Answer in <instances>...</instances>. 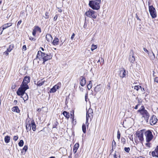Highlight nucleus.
I'll return each instance as SVG.
<instances>
[{
  "instance_id": "obj_14",
  "label": "nucleus",
  "mask_w": 158,
  "mask_h": 158,
  "mask_svg": "<svg viewBox=\"0 0 158 158\" xmlns=\"http://www.w3.org/2000/svg\"><path fill=\"white\" fill-rule=\"evenodd\" d=\"M152 155L153 157H158V145L156 147L154 151L152 152Z\"/></svg>"
},
{
  "instance_id": "obj_3",
  "label": "nucleus",
  "mask_w": 158,
  "mask_h": 158,
  "mask_svg": "<svg viewBox=\"0 0 158 158\" xmlns=\"http://www.w3.org/2000/svg\"><path fill=\"white\" fill-rule=\"evenodd\" d=\"M101 0H94L89 2V6L93 10H98L100 8Z\"/></svg>"
},
{
  "instance_id": "obj_63",
  "label": "nucleus",
  "mask_w": 158,
  "mask_h": 158,
  "mask_svg": "<svg viewBox=\"0 0 158 158\" xmlns=\"http://www.w3.org/2000/svg\"><path fill=\"white\" fill-rule=\"evenodd\" d=\"M139 105V104H137V105H136L135 107L134 108L135 109H137V108H138V106Z\"/></svg>"
},
{
  "instance_id": "obj_32",
  "label": "nucleus",
  "mask_w": 158,
  "mask_h": 158,
  "mask_svg": "<svg viewBox=\"0 0 158 158\" xmlns=\"http://www.w3.org/2000/svg\"><path fill=\"white\" fill-rule=\"evenodd\" d=\"M97 48V45H94L93 44L91 45V49L92 51H93L94 50L96 49Z\"/></svg>"
},
{
  "instance_id": "obj_24",
  "label": "nucleus",
  "mask_w": 158,
  "mask_h": 158,
  "mask_svg": "<svg viewBox=\"0 0 158 158\" xmlns=\"http://www.w3.org/2000/svg\"><path fill=\"white\" fill-rule=\"evenodd\" d=\"M148 54L151 60H154L155 59V55L152 52L149 53Z\"/></svg>"
},
{
  "instance_id": "obj_10",
  "label": "nucleus",
  "mask_w": 158,
  "mask_h": 158,
  "mask_svg": "<svg viewBox=\"0 0 158 158\" xmlns=\"http://www.w3.org/2000/svg\"><path fill=\"white\" fill-rule=\"evenodd\" d=\"M157 119L156 117V116L155 115H153L151 117L150 120V124L151 125H154L157 123Z\"/></svg>"
},
{
  "instance_id": "obj_5",
  "label": "nucleus",
  "mask_w": 158,
  "mask_h": 158,
  "mask_svg": "<svg viewBox=\"0 0 158 158\" xmlns=\"http://www.w3.org/2000/svg\"><path fill=\"white\" fill-rule=\"evenodd\" d=\"M144 134L146 138V142H150L153 138V136L150 131L148 130L147 131L145 132Z\"/></svg>"
},
{
  "instance_id": "obj_44",
  "label": "nucleus",
  "mask_w": 158,
  "mask_h": 158,
  "mask_svg": "<svg viewBox=\"0 0 158 158\" xmlns=\"http://www.w3.org/2000/svg\"><path fill=\"white\" fill-rule=\"evenodd\" d=\"M120 132L119 131H118V132H117V138L118 139H119L120 138Z\"/></svg>"
},
{
  "instance_id": "obj_51",
  "label": "nucleus",
  "mask_w": 158,
  "mask_h": 158,
  "mask_svg": "<svg viewBox=\"0 0 158 158\" xmlns=\"http://www.w3.org/2000/svg\"><path fill=\"white\" fill-rule=\"evenodd\" d=\"M154 81L155 82L158 83V77H156L154 79Z\"/></svg>"
},
{
  "instance_id": "obj_29",
  "label": "nucleus",
  "mask_w": 158,
  "mask_h": 158,
  "mask_svg": "<svg viewBox=\"0 0 158 158\" xmlns=\"http://www.w3.org/2000/svg\"><path fill=\"white\" fill-rule=\"evenodd\" d=\"M36 32L37 31H39L40 32H41V30L40 28L38 26H35L34 27V28L33 29Z\"/></svg>"
},
{
  "instance_id": "obj_22",
  "label": "nucleus",
  "mask_w": 158,
  "mask_h": 158,
  "mask_svg": "<svg viewBox=\"0 0 158 158\" xmlns=\"http://www.w3.org/2000/svg\"><path fill=\"white\" fill-rule=\"evenodd\" d=\"M36 126L34 121H31V128L33 131H35L36 130Z\"/></svg>"
},
{
  "instance_id": "obj_8",
  "label": "nucleus",
  "mask_w": 158,
  "mask_h": 158,
  "mask_svg": "<svg viewBox=\"0 0 158 158\" xmlns=\"http://www.w3.org/2000/svg\"><path fill=\"white\" fill-rule=\"evenodd\" d=\"M136 135L141 142H142L143 140V131L140 130L138 131L137 132Z\"/></svg>"
},
{
  "instance_id": "obj_49",
  "label": "nucleus",
  "mask_w": 158,
  "mask_h": 158,
  "mask_svg": "<svg viewBox=\"0 0 158 158\" xmlns=\"http://www.w3.org/2000/svg\"><path fill=\"white\" fill-rule=\"evenodd\" d=\"M57 18H58L57 15H56L54 18V19H53L54 20L56 21L57 20Z\"/></svg>"
},
{
  "instance_id": "obj_9",
  "label": "nucleus",
  "mask_w": 158,
  "mask_h": 158,
  "mask_svg": "<svg viewBox=\"0 0 158 158\" xmlns=\"http://www.w3.org/2000/svg\"><path fill=\"white\" fill-rule=\"evenodd\" d=\"M129 60L131 63L134 64L135 61V58L132 51L130 52L129 56Z\"/></svg>"
},
{
  "instance_id": "obj_42",
  "label": "nucleus",
  "mask_w": 158,
  "mask_h": 158,
  "mask_svg": "<svg viewBox=\"0 0 158 158\" xmlns=\"http://www.w3.org/2000/svg\"><path fill=\"white\" fill-rule=\"evenodd\" d=\"M48 12H46L45 13V16H44V17L46 19H48L49 18V15H48Z\"/></svg>"
},
{
  "instance_id": "obj_60",
  "label": "nucleus",
  "mask_w": 158,
  "mask_h": 158,
  "mask_svg": "<svg viewBox=\"0 0 158 158\" xmlns=\"http://www.w3.org/2000/svg\"><path fill=\"white\" fill-rule=\"evenodd\" d=\"M114 158H120V157L119 156L118 157H117L116 156V155L115 153L114 155Z\"/></svg>"
},
{
  "instance_id": "obj_64",
  "label": "nucleus",
  "mask_w": 158,
  "mask_h": 158,
  "mask_svg": "<svg viewBox=\"0 0 158 158\" xmlns=\"http://www.w3.org/2000/svg\"><path fill=\"white\" fill-rule=\"evenodd\" d=\"M129 138L131 139V140H132L133 139V138L132 137V135H131V137H129Z\"/></svg>"
},
{
  "instance_id": "obj_36",
  "label": "nucleus",
  "mask_w": 158,
  "mask_h": 158,
  "mask_svg": "<svg viewBox=\"0 0 158 158\" xmlns=\"http://www.w3.org/2000/svg\"><path fill=\"white\" fill-rule=\"evenodd\" d=\"M116 146V143L114 140H113L112 143V149L111 150H113V148H115Z\"/></svg>"
},
{
  "instance_id": "obj_39",
  "label": "nucleus",
  "mask_w": 158,
  "mask_h": 158,
  "mask_svg": "<svg viewBox=\"0 0 158 158\" xmlns=\"http://www.w3.org/2000/svg\"><path fill=\"white\" fill-rule=\"evenodd\" d=\"M149 142H147V143L145 144L146 146L148 148H150L151 146V143H149Z\"/></svg>"
},
{
  "instance_id": "obj_15",
  "label": "nucleus",
  "mask_w": 158,
  "mask_h": 158,
  "mask_svg": "<svg viewBox=\"0 0 158 158\" xmlns=\"http://www.w3.org/2000/svg\"><path fill=\"white\" fill-rule=\"evenodd\" d=\"M80 84L82 86H84L85 84H86V80L85 78L83 77H81L80 78Z\"/></svg>"
},
{
  "instance_id": "obj_34",
  "label": "nucleus",
  "mask_w": 158,
  "mask_h": 158,
  "mask_svg": "<svg viewBox=\"0 0 158 158\" xmlns=\"http://www.w3.org/2000/svg\"><path fill=\"white\" fill-rule=\"evenodd\" d=\"M100 89L99 87V85H97L94 88V91L96 92H98L100 91Z\"/></svg>"
},
{
  "instance_id": "obj_54",
  "label": "nucleus",
  "mask_w": 158,
  "mask_h": 158,
  "mask_svg": "<svg viewBox=\"0 0 158 158\" xmlns=\"http://www.w3.org/2000/svg\"><path fill=\"white\" fill-rule=\"evenodd\" d=\"M23 50H24V51H25L27 48H26V47L25 45H24L23 47Z\"/></svg>"
},
{
  "instance_id": "obj_47",
  "label": "nucleus",
  "mask_w": 158,
  "mask_h": 158,
  "mask_svg": "<svg viewBox=\"0 0 158 158\" xmlns=\"http://www.w3.org/2000/svg\"><path fill=\"white\" fill-rule=\"evenodd\" d=\"M140 89L141 90V91L142 92L143 94L145 93V90L144 88H143L141 86V87L140 88Z\"/></svg>"
},
{
  "instance_id": "obj_59",
  "label": "nucleus",
  "mask_w": 158,
  "mask_h": 158,
  "mask_svg": "<svg viewBox=\"0 0 158 158\" xmlns=\"http://www.w3.org/2000/svg\"><path fill=\"white\" fill-rule=\"evenodd\" d=\"M79 88L80 89V91L81 92H83V90L84 89L83 88L81 87H79Z\"/></svg>"
},
{
  "instance_id": "obj_19",
  "label": "nucleus",
  "mask_w": 158,
  "mask_h": 158,
  "mask_svg": "<svg viewBox=\"0 0 158 158\" xmlns=\"http://www.w3.org/2000/svg\"><path fill=\"white\" fill-rule=\"evenodd\" d=\"M11 110L12 111L16 112L18 113H19L20 112V110L19 109V107L17 106L13 107Z\"/></svg>"
},
{
  "instance_id": "obj_12",
  "label": "nucleus",
  "mask_w": 158,
  "mask_h": 158,
  "mask_svg": "<svg viewBox=\"0 0 158 158\" xmlns=\"http://www.w3.org/2000/svg\"><path fill=\"white\" fill-rule=\"evenodd\" d=\"M126 71L125 69L123 68H120L119 69V75L121 77H124L126 76Z\"/></svg>"
},
{
  "instance_id": "obj_17",
  "label": "nucleus",
  "mask_w": 158,
  "mask_h": 158,
  "mask_svg": "<svg viewBox=\"0 0 158 158\" xmlns=\"http://www.w3.org/2000/svg\"><path fill=\"white\" fill-rule=\"evenodd\" d=\"M79 144L78 143H76L74 145V147L73 149V152L74 154H75L79 147Z\"/></svg>"
},
{
  "instance_id": "obj_48",
  "label": "nucleus",
  "mask_w": 158,
  "mask_h": 158,
  "mask_svg": "<svg viewBox=\"0 0 158 158\" xmlns=\"http://www.w3.org/2000/svg\"><path fill=\"white\" fill-rule=\"evenodd\" d=\"M88 98V93H87L85 96V101L87 102V99Z\"/></svg>"
},
{
  "instance_id": "obj_50",
  "label": "nucleus",
  "mask_w": 158,
  "mask_h": 158,
  "mask_svg": "<svg viewBox=\"0 0 158 158\" xmlns=\"http://www.w3.org/2000/svg\"><path fill=\"white\" fill-rule=\"evenodd\" d=\"M36 34V31H35L33 29V32H32V35L34 36H35V35Z\"/></svg>"
},
{
  "instance_id": "obj_20",
  "label": "nucleus",
  "mask_w": 158,
  "mask_h": 158,
  "mask_svg": "<svg viewBox=\"0 0 158 158\" xmlns=\"http://www.w3.org/2000/svg\"><path fill=\"white\" fill-rule=\"evenodd\" d=\"M45 82V81H43V79L40 80L37 82L36 85L38 86H40L43 85Z\"/></svg>"
},
{
  "instance_id": "obj_1",
  "label": "nucleus",
  "mask_w": 158,
  "mask_h": 158,
  "mask_svg": "<svg viewBox=\"0 0 158 158\" xmlns=\"http://www.w3.org/2000/svg\"><path fill=\"white\" fill-rule=\"evenodd\" d=\"M30 77L28 76L24 77L20 87L17 91L18 95H21L24 94L26 90L29 88L27 84L30 82Z\"/></svg>"
},
{
  "instance_id": "obj_61",
  "label": "nucleus",
  "mask_w": 158,
  "mask_h": 158,
  "mask_svg": "<svg viewBox=\"0 0 158 158\" xmlns=\"http://www.w3.org/2000/svg\"><path fill=\"white\" fill-rule=\"evenodd\" d=\"M21 22H22L21 20H19V22H18V23H17V25H19L21 24Z\"/></svg>"
},
{
  "instance_id": "obj_28",
  "label": "nucleus",
  "mask_w": 158,
  "mask_h": 158,
  "mask_svg": "<svg viewBox=\"0 0 158 158\" xmlns=\"http://www.w3.org/2000/svg\"><path fill=\"white\" fill-rule=\"evenodd\" d=\"M10 137L8 136H6L5 137V141L6 143H9L10 142Z\"/></svg>"
},
{
  "instance_id": "obj_56",
  "label": "nucleus",
  "mask_w": 158,
  "mask_h": 158,
  "mask_svg": "<svg viewBox=\"0 0 158 158\" xmlns=\"http://www.w3.org/2000/svg\"><path fill=\"white\" fill-rule=\"evenodd\" d=\"M17 102H18L16 100H15L14 101V102H13L14 104L15 105H16L17 104Z\"/></svg>"
},
{
  "instance_id": "obj_38",
  "label": "nucleus",
  "mask_w": 158,
  "mask_h": 158,
  "mask_svg": "<svg viewBox=\"0 0 158 158\" xmlns=\"http://www.w3.org/2000/svg\"><path fill=\"white\" fill-rule=\"evenodd\" d=\"M56 89L53 86V87L50 90V92L51 93H54L56 92Z\"/></svg>"
},
{
  "instance_id": "obj_33",
  "label": "nucleus",
  "mask_w": 158,
  "mask_h": 158,
  "mask_svg": "<svg viewBox=\"0 0 158 158\" xmlns=\"http://www.w3.org/2000/svg\"><path fill=\"white\" fill-rule=\"evenodd\" d=\"M92 86V84L91 81H89V83L87 85V88L89 90Z\"/></svg>"
},
{
  "instance_id": "obj_25",
  "label": "nucleus",
  "mask_w": 158,
  "mask_h": 158,
  "mask_svg": "<svg viewBox=\"0 0 158 158\" xmlns=\"http://www.w3.org/2000/svg\"><path fill=\"white\" fill-rule=\"evenodd\" d=\"M63 114L67 118H69L70 117L69 114V112L66 111H64L63 113Z\"/></svg>"
},
{
  "instance_id": "obj_23",
  "label": "nucleus",
  "mask_w": 158,
  "mask_h": 158,
  "mask_svg": "<svg viewBox=\"0 0 158 158\" xmlns=\"http://www.w3.org/2000/svg\"><path fill=\"white\" fill-rule=\"evenodd\" d=\"M26 130L28 132L31 129V123H26Z\"/></svg>"
},
{
  "instance_id": "obj_35",
  "label": "nucleus",
  "mask_w": 158,
  "mask_h": 158,
  "mask_svg": "<svg viewBox=\"0 0 158 158\" xmlns=\"http://www.w3.org/2000/svg\"><path fill=\"white\" fill-rule=\"evenodd\" d=\"M24 142L23 140H21L18 143L20 147H22L23 146Z\"/></svg>"
},
{
  "instance_id": "obj_37",
  "label": "nucleus",
  "mask_w": 158,
  "mask_h": 158,
  "mask_svg": "<svg viewBox=\"0 0 158 158\" xmlns=\"http://www.w3.org/2000/svg\"><path fill=\"white\" fill-rule=\"evenodd\" d=\"M141 86L139 85H135L134 86V89L137 91H138Z\"/></svg>"
},
{
  "instance_id": "obj_46",
  "label": "nucleus",
  "mask_w": 158,
  "mask_h": 158,
  "mask_svg": "<svg viewBox=\"0 0 158 158\" xmlns=\"http://www.w3.org/2000/svg\"><path fill=\"white\" fill-rule=\"evenodd\" d=\"M18 139V136H14L13 139L15 141H17Z\"/></svg>"
},
{
  "instance_id": "obj_30",
  "label": "nucleus",
  "mask_w": 158,
  "mask_h": 158,
  "mask_svg": "<svg viewBox=\"0 0 158 158\" xmlns=\"http://www.w3.org/2000/svg\"><path fill=\"white\" fill-rule=\"evenodd\" d=\"M61 85V84L59 82L54 86L55 89H56V90H57V89H59Z\"/></svg>"
},
{
  "instance_id": "obj_53",
  "label": "nucleus",
  "mask_w": 158,
  "mask_h": 158,
  "mask_svg": "<svg viewBox=\"0 0 158 158\" xmlns=\"http://www.w3.org/2000/svg\"><path fill=\"white\" fill-rule=\"evenodd\" d=\"M29 39L30 40H35V39L34 38H33L32 37H30V38H29Z\"/></svg>"
},
{
  "instance_id": "obj_6",
  "label": "nucleus",
  "mask_w": 158,
  "mask_h": 158,
  "mask_svg": "<svg viewBox=\"0 0 158 158\" xmlns=\"http://www.w3.org/2000/svg\"><path fill=\"white\" fill-rule=\"evenodd\" d=\"M149 11L150 14L152 18H155L156 17V14L155 8L153 6H149Z\"/></svg>"
},
{
  "instance_id": "obj_58",
  "label": "nucleus",
  "mask_w": 158,
  "mask_h": 158,
  "mask_svg": "<svg viewBox=\"0 0 158 158\" xmlns=\"http://www.w3.org/2000/svg\"><path fill=\"white\" fill-rule=\"evenodd\" d=\"M74 36H75V34L74 33H73L72 34V36L71 37V40H73V38H74Z\"/></svg>"
},
{
  "instance_id": "obj_27",
  "label": "nucleus",
  "mask_w": 158,
  "mask_h": 158,
  "mask_svg": "<svg viewBox=\"0 0 158 158\" xmlns=\"http://www.w3.org/2000/svg\"><path fill=\"white\" fill-rule=\"evenodd\" d=\"M14 47V44H11L9 45V48H8L7 49V51L8 52H10L12 50V49H13Z\"/></svg>"
},
{
  "instance_id": "obj_31",
  "label": "nucleus",
  "mask_w": 158,
  "mask_h": 158,
  "mask_svg": "<svg viewBox=\"0 0 158 158\" xmlns=\"http://www.w3.org/2000/svg\"><path fill=\"white\" fill-rule=\"evenodd\" d=\"M82 130L83 132L84 133L86 132V127L85 123H83L82 125Z\"/></svg>"
},
{
  "instance_id": "obj_21",
  "label": "nucleus",
  "mask_w": 158,
  "mask_h": 158,
  "mask_svg": "<svg viewBox=\"0 0 158 158\" xmlns=\"http://www.w3.org/2000/svg\"><path fill=\"white\" fill-rule=\"evenodd\" d=\"M59 39L57 38H55L52 42V44L54 45H57L58 44Z\"/></svg>"
},
{
  "instance_id": "obj_18",
  "label": "nucleus",
  "mask_w": 158,
  "mask_h": 158,
  "mask_svg": "<svg viewBox=\"0 0 158 158\" xmlns=\"http://www.w3.org/2000/svg\"><path fill=\"white\" fill-rule=\"evenodd\" d=\"M46 38L47 40L49 42L52 40V38L50 34H47L46 35Z\"/></svg>"
},
{
  "instance_id": "obj_16",
  "label": "nucleus",
  "mask_w": 158,
  "mask_h": 158,
  "mask_svg": "<svg viewBox=\"0 0 158 158\" xmlns=\"http://www.w3.org/2000/svg\"><path fill=\"white\" fill-rule=\"evenodd\" d=\"M19 96H21V98H22L24 100V102L28 99V96L27 93H25V92L24 94H22L21 95H18Z\"/></svg>"
},
{
  "instance_id": "obj_52",
  "label": "nucleus",
  "mask_w": 158,
  "mask_h": 158,
  "mask_svg": "<svg viewBox=\"0 0 158 158\" xmlns=\"http://www.w3.org/2000/svg\"><path fill=\"white\" fill-rule=\"evenodd\" d=\"M143 50L144 51H145V52H146L148 54L149 53V52H148V51L145 48H143Z\"/></svg>"
},
{
  "instance_id": "obj_7",
  "label": "nucleus",
  "mask_w": 158,
  "mask_h": 158,
  "mask_svg": "<svg viewBox=\"0 0 158 158\" xmlns=\"http://www.w3.org/2000/svg\"><path fill=\"white\" fill-rule=\"evenodd\" d=\"M95 12L92 10H89L86 11L85 13V15L88 17L95 19L96 17V15L95 14Z\"/></svg>"
},
{
  "instance_id": "obj_13",
  "label": "nucleus",
  "mask_w": 158,
  "mask_h": 158,
  "mask_svg": "<svg viewBox=\"0 0 158 158\" xmlns=\"http://www.w3.org/2000/svg\"><path fill=\"white\" fill-rule=\"evenodd\" d=\"M93 112L92 109L89 108L86 112V117H88L89 118L91 119L93 117Z\"/></svg>"
},
{
  "instance_id": "obj_11",
  "label": "nucleus",
  "mask_w": 158,
  "mask_h": 158,
  "mask_svg": "<svg viewBox=\"0 0 158 158\" xmlns=\"http://www.w3.org/2000/svg\"><path fill=\"white\" fill-rule=\"evenodd\" d=\"M12 25L11 23H8L5 24L0 27V31H1V32L0 33V34H2L3 31L5 29L11 26Z\"/></svg>"
},
{
  "instance_id": "obj_2",
  "label": "nucleus",
  "mask_w": 158,
  "mask_h": 158,
  "mask_svg": "<svg viewBox=\"0 0 158 158\" xmlns=\"http://www.w3.org/2000/svg\"><path fill=\"white\" fill-rule=\"evenodd\" d=\"M40 56V57H39V59L40 60H43V62L42 64H44L45 62L49 60L52 59V56L50 53L48 54H46L45 52H42L40 51H39L36 56L37 58H38Z\"/></svg>"
},
{
  "instance_id": "obj_26",
  "label": "nucleus",
  "mask_w": 158,
  "mask_h": 158,
  "mask_svg": "<svg viewBox=\"0 0 158 158\" xmlns=\"http://www.w3.org/2000/svg\"><path fill=\"white\" fill-rule=\"evenodd\" d=\"M27 149V146L25 145L23 148V150L21 151L22 153L23 154H25Z\"/></svg>"
},
{
  "instance_id": "obj_62",
  "label": "nucleus",
  "mask_w": 158,
  "mask_h": 158,
  "mask_svg": "<svg viewBox=\"0 0 158 158\" xmlns=\"http://www.w3.org/2000/svg\"><path fill=\"white\" fill-rule=\"evenodd\" d=\"M56 7H57L58 8V9H59L58 10V11H59V12H61L62 11V10H61V9H60V8L58 7H57V6H56Z\"/></svg>"
},
{
  "instance_id": "obj_40",
  "label": "nucleus",
  "mask_w": 158,
  "mask_h": 158,
  "mask_svg": "<svg viewBox=\"0 0 158 158\" xmlns=\"http://www.w3.org/2000/svg\"><path fill=\"white\" fill-rule=\"evenodd\" d=\"M124 150L127 153H128V152H129V151L130 150V148L129 147H128V148L125 147L124 148Z\"/></svg>"
},
{
  "instance_id": "obj_41",
  "label": "nucleus",
  "mask_w": 158,
  "mask_h": 158,
  "mask_svg": "<svg viewBox=\"0 0 158 158\" xmlns=\"http://www.w3.org/2000/svg\"><path fill=\"white\" fill-rule=\"evenodd\" d=\"M89 118L88 117H86V121L85 123V125H87V127H88L89 123H88Z\"/></svg>"
},
{
  "instance_id": "obj_45",
  "label": "nucleus",
  "mask_w": 158,
  "mask_h": 158,
  "mask_svg": "<svg viewBox=\"0 0 158 158\" xmlns=\"http://www.w3.org/2000/svg\"><path fill=\"white\" fill-rule=\"evenodd\" d=\"M121 142L123 143V144H124L125 143V139L123 138H121Z\"/></svg>"
},
{
  "instance_id": "obj_57",
  "label": "nucleus",
  "mask_w": 158,
  "mask_h": 158,
  "mask_svg": "<svg viewBox=\"0 0 158 158\" xmlns=\"http://www.w3.org/2000/svg\"><path fill=\"white\" fill-rule=\"evenodd\" d=\"M135 17L138 20H139L140 21H141L140 19L139 18L138 16L137 15V14H136Z\"/></svg>"
},
{
  "instance_id": "obj_55",
  "label": "nucleus",
  "mask_w": 158,
  "mask_h": 158,
  "mask_svg": "<svg viewBox=\"0 0 158 158\" xmlns=\"http://www.w3.org/2000/svg\"><path fill=\"white\" fill-rule=\"evenodd\" d=\"M8 52H9L6 50V51L4 52V54L6 55V56H7L8 55Z\"/></svg>"
},
{
  "instance_id": "obj_43",
  "label": "nucleus",
  "mask_w": 158,
  "mask_h": 158,
  "mask_svg": "<svg viewBox=\"0 0 158 158\" xmlns=\"http://www.w3.org/2000/svg\"><path fill=\"white\" fill-rule=\"evenodd\" d=\"M58 123L57 122H55L53 125V128H56L57 125Z\"/></svg>"
},
{
  "instance_id": "obj_4",
  "label": "nucleus",
  "mask_w": 158,
  "mask_h": 158,
  "mask_svg": "<svg viewBox=\"0 0 158 158\" xmlns=\"http://www.w3.org/2000/svg\"><path fill=\"white\" fill-rule=\"evenodd\" d=\"M138 112H139L143 115V117L144 118L146 122H148L149 114L147 110L145 109L144 106H142L141 108L138 110Z\"/></svg>"
}]
</instances>
